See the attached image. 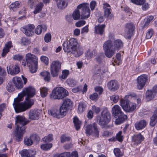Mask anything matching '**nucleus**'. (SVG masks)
<instances>
[{
    "mask_svg": "<svg viewBox=\"0 0 157 157\" xmlns=\"http://www.w3.org/2000/svg\"><path fill=\"white\" fill-rule=\"evenodd\" d=\"M63 47L65 52H71L76 57L81 56L83 52V49L81 48L77 40L74 38H71L69 40L65 41L63 43Z\"/></svg>",
    "mask_w": 157,
    "mask_h": 157,
    "instance_id": "f257e3e1",
    "label": "nucleus"
},
{
    "mask_svg": "<svg viewBox=\"0 0 157 157\" xmlns=\"http://www.w3.org/2000/svg\"><path fill=\"white\" fill-rule=\"evenodd\" d=\"M28 123V121L24 116L18 115L16 117V127L14 131V136L17 141L20 142L22 140L23 136L25 132V126Z\"/></svg>",
    "mask_w": 157,
    "mask_h": 157,
    "instance_id": "f03ea898",
    "label": "nucleus"
},
{
    "mask_svg": "<svg viewBox=\"0 0 157 157\" xmlns=\"http://www.w3.org/2000/svg\"><path fill=\"white\" fill-rule=\"evenodd\" d=\"M134 97V95L130 94L126 95L125 98L126 99H121L120 101V105L123 110L127 112L131 113L134 111L136 108V104L133 102H130L127 98L129 97Z\"/></svg>",
    "mask_w": 157,
    "mask_h": 157,
    "instance_id": "7ed1b4c3",
    "label": "nucleus"
},
{
    "mask_svg": "<svg viewBox=\"0 0 157 157\" xmlns=\"http://www.w3.org/2000/svg\"><path fill=\"white\" fill-rule=\"evenodd\" d=\"M112 113L114 116H118L115 122V124L117 125L121 124L127 118V115L124 114L121 107L118 105H116L113 106L112 109Z\"/></svg>",
    "mask_w": 157,
    "mask_h": 157,
    "instance_id": "20e7f679",
    "label": "nucleus"
},
{
    "mask_svg": "<svg viewBox=\"0 0 157 157\" xmlns=\"http://www.w3.org/2000/svg\"><path fill=\"white\" fill-rule=\"evenodd\" d=\"M23 100L18 98L14 99L13 105L17 113L24 112L29 108V101L25 100L24 102H20Z\"/></svg>",
    "mask_w": 157,
    "mask_h": 157,
    "instance_id": "39448f33",
    "label": "nucleus"
},
{
    "mask_svg": "<svg viewBox=\"0 0 157 157\" xmlns=\"http://www.w3.org/2000/svg\"><path fill=\"white\" fill-rule=\"evenodd\" d=\"M68 91L62 87H57L52 91L50 98L53 99H60L67 96Z\"/></svg>",
    "mask_w": 157,
    "mask_h": 157,
    "instance_id": "423d86ee",
    "label": "nucleus"
},
{
    "mask_svg": "<svg viewBox=\"0 0 157 157\" xmlns=\"http://www.w3.org/2000/svg\"><path fill=\"white\" fill-rule=\"evenodd\" d=\"M103 48L105 54L108 58H110L115 54L113 44L112 42L110 40L104 42Z\"/></svg>",
    "mask_w": 157,
    "mask_h": 157,
    "instance_id": "0eeeda50",
    "label": "nucleus"
},
{
    "mask_svg": "<svg viewBox=\"0 0 157 157\" xmlns=\"http://www.w3.org/2000/svg\"><path fill=\"white\" fill-rule=\"evenodd\" d=\"M110 121V114L106 109H104L101 114V116L98 118L97 121L101 126L107 125Z\"/></svg>",
    "mask_w": 157,
    "mask_h": 157,
    "instance_id": "6e6552de",
    "label": "nucleus"
},
{
    "mask_svg": "<svg viewBox=\"0 0 157 157\" xmlns=\"http://www.w3.org/2000/svg\"><path fill=\"white\" fill-rule=\"evenodd\" d=\"M99 132V128L95 123L88 124L86 127V133L89 135H92L96 138H98Z\"/></svg>",
    "mask_w": 157,
    "mask_h": 157,
    "instance_id": "1a4fd4ad",
    "label": "nucleus"
},
{
    "mask_svg": "<svg viewBox=\"0 0 157 157\" xmlns=\"http://www.w3.org/2000/svg\"><path fill=\"white\" fill-rule=\"evenodd\" d=\"M78 8L79 9L81 12L82 19H87L90 16V11L89 4L86 3L80 4L78 6Z\"/></svg>",
    "mask_w": 157,
    "mask_h": 157,
    "instance_id": "9d476101",
    "label": "nucleus"
},
{
    "mask_svg": "<svg viewBox=\"0 0 157 157\" xmlns=\"http://www.w3.org/2000/svg\"><path fill=\"white\" fill-rule=\"evenodd\" d=\"M147 80V76L144 74L138 77L137 79V86L139 90H141L145 86Z\"/></svg>",
    "mask_w": 157,
    "mask_h": 157,
    "instance_id": "9b49d317",
    "label": "nucleus"
},
{
    "mask_svg": "<svg viewBox=\"0 0 157 157\" xmlns=\"http://www.w3.org/2000/svg\"><path fill=\"white\" fill-rule=\"evenodd\" d=\"M134 29V26L132 23H128L126 25L125 35L128 39H130L131 36L133 35Z\"/></svg>",
    "mask_w": 157,
    "mask_h": 157,
    "instance_id": "f8f14e48",
    "label": "nucleus"
},
{
    "mask_svg": "<svg viewBox=\"0 0 157 157\" xmlns=\"http://www.w3.org/2000/svg\"><path fill=\"white\" fill-rule=\"evenodd\" d=\"M25 96H26L25 100L29 101V86L24 88L21 92L19 94L18 98L23 100Z\"/></svg>",
    "mask_w": 157,
    "mask_h": 157,
    "instance_id": "ddd939ff",
    "label": "nucleus"
},
{
    "mask_svg": "<svg viewBox=\"0 0 157 157\" xmlns=\"http://www.w3.org/2000/svg\"><path fill=\"white\" fill-rule=\"evenodd\" d=\"M108 89L111 90L115 91L117 90L119 87L118 82L116 80H111L107 84Z\"/></svg>",
    "mask_w": 157,
    "mask_h": 157,
    "instance_id": "4468645a",
    "label": "nucleus"
},
{
    "mask_svg": "<svg viewBox=\"0 0 157 157\" xmlns=\"http://www.w3.org/2000/svg\"><path fill=\"white\" fill-rule=\"evenodd\" d=\"M30 67L31 69L38 68V58L35 55L30 53Z\"/></svg>",
    "mask_w": 157,
    "mask_h": 157,
    "instance_id": "2eb2a0df",
    "label": "nucleus"
},
{
    "mask_svg": "<svg viewBox=\"0 0 157 157\" xmlns=\"http://www.w3.org/2000/svg\"><path fill=\"white\" fill-rule=\"evenodd\" d=\"M13 82L16 88L18 89H21L23 87L22 80L20 77L16 76L12 79Z\"/></svg>",
    "mask_w": 157,
    "mask_h": 157,
    "instance_id": "dca6fc26",
    "label": "nucleus"
},
{
    "mask_svg": "<svg viewBox=\"0 0 157 157\" xmlns=\"http://www.w3.org/2000/svg\"><path fill=\"white\" fill-rule=\"evenodd\" d=\"M147 124V122L145 120H142L136 122L134 126L136 129L140 130L145 127Z\"/></svg>",
    "mask_w": 157,
    "mask_h": 157,
    "instance_id": "f3484780",
    "label": "nucleus"
},
{
    "mask_svg": "<svg viewBox=\"0 0 157 157\" xmlns=\"http://www.w3.org/2000/svg\"><path fill=\"white\" fill-rule=\"evenodd\" d=\"M13 47L12 43L11 41L7 42L5 44L4 47L2 54V56L3 57L5 56L7 53L10 51V49Z\"/></svg>",
    "mask_w": 157,
    "mask_h": 157,
    "instance_id": "a211bd4d",
    "label": "nucleus"
},
{
    "mask_svg": "<svg viewBox=\"0 0 157 157\" xmlns=\"http://www.w3.org/2000/svg\"><path fill=\"white\" fill-rule=\"evenodd\" d=\"M40 110L38 109L31 110L30 111V119H38L40 115Z\"/></svg>",
    "mask_w": 157,
    "mask_h": 157,
    "instance_id": "6ab92c4d",
    "label": "nucleus"
},
{
    "mask_svg": "<svg viewBox=\"0 0 157 157\" xmlns=\"http://www.w3.org/2000/svg\"><path fill=\"white\" fill-rule=\"evenodd\" d=\"M103 8L104 9V15L105 17H110L111 10L110 6L107 3H104L103 4Z\"/></svg>",
    "mask_w": 157,
    "mask_h": 157,
    "instance_id": "aec40b11",
    "label": "nucleus"
},
{
    "mask_svg": "<svg viewBox=\"0 0 157 157\" xmlns=\"http://www.w3.org/2000/svg\"><path fill=\"white\" fill-rule=\"evenodd\" d=\"M150 124L151 126L153 127L157 122V108L155 110L154 114L150 118Z\"/></svg>",
    "mask_w": 157,
    "mask_h": 157,
    "instance_id": "412c9836",
    "label": "nucleus"
},
{
    "mask_svg": "<svg viewBox=\"0 0 157 157\" xmlns=\"http://www.w3.org/2000/svg\"><path fill=\"white\" fill-rule=\"evenodd\" d=\"M105 27V25H98L95 27V32L96 34L102 35L104 31Z\"/></svg>",
    "mask_w": 157,
    "mask_h": 157,
    "instance_id": "4be33fe9",
    "label": "nucleus"
},
{
    "mask_svg": "<svg viewBox=\"0 0 157 157\" xmlns=\"http://www.w3.org/2000/svg\"><path fill=\"white\" fill-rule=\"evenodd\" d=\"M113 45L115 53L116 51L117 50H118L123 47V44L121 40L118 39L115 40L114 41Z\"/></svg>",
    "mask_w": 157,
    "mask_h": 157,
    "instance_id": "5701e85b",
    "label": "nucleus"
},
{
    "mask_svg": "<svg viewBox=\"0 0 157 157\" xmlns=\"http://www.w3.org/2000/svg\"><path fill=\"white\" fill-rule=\"evenodd\" d=\"M47 27L45 25H39L37 26L35 29V33L37 35H40L42 32H45L46 31Z\"/></svg>",
    "mask_w": 157,
    "mask_h": 157,
    "instance_id": "b1692460",
    "label": "nucleus"
},
{
    "mask_svg": "<svg viewBox=\"0 0 157 157\" xmlns=\"http://www.w3.org/2000/svg\"><path fill=\"white\" fill-rule=\"evenodd\" d=\"M49 114L57 118H61L59 110L56 109H51L48 110Z\"/></svg>",
    "mask_w": 157,
    "mask_h": 157,
    "instance_id": "393cba45",
    "label": "nucleus"
},
{
    "mask_svg": "<svg viewBox=\"0 0 157 157\" xmlns=\"http://www.w3.org/2000/svg\"><path fill=\"white\" fill-rule=\"evenodd\" d=\"M40 75L45 81L49 82L51 80V76L49 72H42L40 73Z\"/></svg>",
    "mask_w": 157,
    "mask_h": 157,
    "instance_id": "a878e982",
    "label": "nucleus"
},
{
    "mask_svg": "<svg viewBox=\"0 0 157 157\" xmlns=\"http://www.w3.org/2000/svg\"><path fill=\"white\" fill-rule=\"evenodd\" d=\"M144 138L140 133L134 135L133 140L137 144L141 143L144 140Z\"/></svg>",
    "mask_w": 157,
    "mask_h": 157,
    "instance_id": "bb28decb",
    "label": "nucleus"
},
{
    "mask_svg": "<svg viewBox=\"0 0 157 157\" xmlns=\"http://www.w3.org/2000/svg\"><path fill=\"white\" fill-rule=\"evenodd\" d=\"M40 140V138L36 134L32 135L30 136V146L33 144H37Z\"/></svg>",
    "mask_w": 157,
    "mask_h": 157,
    "instance_id": "cd10ccee",
    "label": "nucleus"
},
{
    "mask_svg": "<svg viewBox=\"0 0 157 157\" xmlns=\"http://www.w3.org/2000/svg\"><path fill=\"white\" fill-rule=\"evenodd\" d=\"M80 10L79 9L77 8L73 12L72 16L73 19L74 20H77L80 19V16H81V13H80Z\"/></svg>",
    "mask_w": 157,
    "mask_h": 157,
    "instance_id": "c85d7f7f",
    "label": "nucleus"
},
{
    "mask_svg": "<svg viewBox=\"0 0 157 157\" xmlns=\"http://www.w3.org/2000/svg\"><path fill=\"white\" fill-rule=\"evenodd\" d=\"M155 94L151 90H147L146 93V98L147 101H149L153 99Z\"/></svg>",
    "mask_w": 157,
    "mask_h": 157,
    "instance_id": "c756f323",
    "label": "nucleus"
},
{
    "mask_svg": "<svg viewBox=\"0 0 157 157\" xmlns=\"http://www.w3.org/2000/svg\"><path fill=\"white\" fill-rule=\"evenodd\" d=\"M73 122L76 130L79 129L81 127V122L77 117L75 116L74 117Z\"/></svg>",
    "mask_w": 157,
    "mask_h": 157,
    "instance_id": "7c9ffc66",
    "label": "nucleus"
},
{
    "mask_svg": "<svg viewBox=\"0 0 157 157\" xmlns=\"http://www.w3.org/2000/svg\"><path fill=\"white\" fill-rule=\"evenodd\" d=\"M95 51L94 50L88 49L85 52V55L87 59L92 58L95 54Z\"/></svg>",
    "mask_w": 157,
    "mask_h": 157,
    "instance_id": "2f4dec72",
    "label": "nucleus"
},
{
    "mask_svg": "<svg viewBox=\"0 0 157 157\" xmlns=\"http://www.w3.org/2000/svg\"><path fill=\"white\" fill-rule=\"evenodd\" d=\"M21 6L20 3L18 1H16L11 4L10 6V9H12L13 11H16L18 8Z\"/></svg>",
    "mask_w": 157,
    "mask_h": 157,
    "instance_id": "473e14b6",
    "label": "nucleus"
},
{
    "mask_svg": "<svg viewBox=\"0 0 157 157\" xmlns=\"http://www.w3.org/2000/svg\"><path fill=\"white\" fill-rule=\"evenodd\" d=\"M66 82L69 86L73 87L76 85L77 81L72 78H69L67 80Z\"/></svg>",
    "mask_w": 157,
    "mask_h": 157,
    "instance_id": "72a5a7b5",
    "label": "nucleus"
},
{
    "mask_svg": "<svg viewBox=\"0 0 157 157\" xmlns=\"http://www.w3.org/2000/svg\"><path fill=\"white\" fill-rule=\"evenodd\" d=\"M67 108L64 105H62L60 107L59 110V113L61 118L63 117L67 114Z\"/></svg>",
    "mask_w": 157,
    "mask_h": 157,
    "instance_id": "f704fd0d",
    "label": "nucleus"
},
{
    "mask_svg": "<svg viewBox=\"0 0 157 157\" xmlns=\"http://www.w3.org/2000/svg\"><path fill=\"white\" fill-rule=\"evenodd\" d=\"M121 54L120 53H117L116 55V58L117 60H113L112 61V64L113 66H115V64L117 65H119L121 62Z\"/></svg>",
    "mask_w": 157,
    "mask_h": 157,
    "instance_id": "c9c22d12",
    "label": "nucleus"
},
{
    "mask_svg": "<svg viewBox=\"0 0 157 157\" xmlns=\"http://www.w3.org/2000/svg\"><path fill=\"white\" fill-rule=\"evenodd\" d=\"M21 30L27 36H29V25L28 24L21 28Z\"/></svg>",
    "mask_w": 157,
    "mask_h": 157,
    "instance_id": "e433bc0d",
    "label": "nucleus"
},
{
    "mask_svg": "<svg viewBox=\"0 0 157 157\" xmlns=\"http://www.w3.org/2000/svg\"><path fill=\"white\" fill-rule=\"evenodd\" d=\"M44 6L43 3L40 2L36 5L35 9L33 12L35 14H36L40 12L42 10Z\"/></svg>",
    "mask_w": 157,
    "mask_h": 157,
    "instance_id": "4c0bfd02",
    "label": "nucleus"
},
{
    "mask_svg": "<svg viewBox=\"0 0 157 157\" xmlns=\"http://www.w3.org/2000/svg\"><path fill=\"white\" fill-rule=\"evenodd\" d=\"M61 63L58 61H53L51 65L52 69H60L61 68Z\"/></svg>",
    "mask_w": 157,
    "mask_h": 157,
    "instance_id": "58836bf2",
    "label": "nucleus"
},
{
    "mask_svg": "<svg viewBox=\"0 0 157 157\" xmlns=\"http://www.w3.org/2000/svg\"><path fill=\"white\" fill-rule=\"evenodd\" d=\"M48 89L46 87H43L40 88V95L42 98L47 96Z\"/></svg>",
    "mask_w": 157,
    "mask_h": 157,
    "instance_id": "ea45409f",
    "label": "nucleus"
},
{
    "mask_svg": "<svg viewBox=\"0 0 157 157\" xmlns=\"http://www.w3.org/2000/svg\"><path fill=\"white\" fill-rule=\"evenodd\" d=\"M86 107V104L84 102H81L79 103L78 106L79 112V113H81L83 112L85 110Z\"/></svg>",
    "mask_w": 157,
    "mask_h": 157,
    "instance_id": "a19ab883",
    "label": "nucleus"
},
{
    "mask_svg": "<svg viewBox=\"0 0 157 157\" xmlns=\"http://www.w3.org/2000/svg\"><path fill=\"white\" fill-rule=\"evenodd\" d=\"M69 74V71L67 69H65L62 71L61 76H60L59 78L60 79H65Z\"/></svg>",
    "mask_w": 157,
    "mask_h": 157,
    "instance_id": "79ce46f5",
    "label": "nucleus"
},
{
    "mask_svg": "<svg viewBox=\"0 0 157 157\" xmlns=\"http://www.w3.org/2000/svg\"><path fill=\"white\" fill-rule=\"evenodd\" d=\"M114 155L117 157H122L123 155V153L118 148H115L113 150Z\"/></svg>",
    "mask_w": 157,
    "mask_h": 157,
    "instance_id": "37998d69",
    "label": "nucleus"
},
{
    "mask_svg": "<svg viewBox=\"0 0 157 157\" xmlns=\"http://www.w3.org/2000/svg\"><path fill=\"white\" fill-rule=\"evenodd\" d=\"M52 144L51 143L43 144L41 145V148L44 151H47L50 149L52 147Z\"/></svg>",
    "mask_w": 157,
    "mask_h": 157,
    "instance_id": "c03bdc74",
    "label": "nucleus"
},
{
    "mask_svg": "<svg viewBox=\"0 0 157 157\" xmlns=\"http://www.w3.org/2000/svg\"><path fill=\"white\" fill-rule=\"evenodd\" d=\"M72 104V102L70 99H66L64 100L62 105L65 106V107H66V108H68Z\"/></svg>",
    "mask_w": 157,
    "mask_h": 157,
    "instance_id": "a18cd8bd",
    "label": "nucleus"
},
{
    "mask_svg": "<svg viewBox=\"0 0 157 157\" xmlns=\"http://www.w3.org/2000/svg\"><path fill=\"white\" fill-rule=\"evenodd\" d=\"M20 154L21 155V157H29V154L28 150L26 149L22 150Z\"/></svg>",
    "mask_w": 157,
    "mask_h": 157,
    "instance_id": "49530a36",
    "label": "nucleus"
},
{
    "mask_svg": "<svg viewBox=\"0 0 157 157\" xmlns=\"http://www.w3.org/2000/svg\"><path fill=\"white\" fill-rule=\"evenodd\" d=\"M9 74L15 75L20 72V69H7Z\"/></svg>",
    "mask_w": 157,
    "mask_h": 157,
    "instance_id": "de8ad7c7",
    "label": "nucleus"
},
{
    "mask_svg": "<svg viewBox=\"0 0 157 157\" xmlns=\"http://www.w3.org/2000/svg\"><path fill=\"white\" fill-rule=\"evenodd\" d=\"M117 140L119 142H121L123 140V136L122 135V132L119 131L116 135Z\"/></svg>",
    "mask_w": 157,
    "mask_h": 157,
    "instance_id": "09e8293b",
    "label": "nucleus"
},
{
    "mask_svg": "<svg viewBox=\"0 0 157 157\" xmlns=\"http://www.w3.org/2000/svg\"><path fill=\"white\" fill-rule=\"evenodd\" d=\"M134 4L138 5H142L144 3L145 0H131Z\"/></svg>",
    "mask_w": 157,
    "mask_h": 157,
    "instance_id": "8fccbe9b",
    "label": "nucleus"
},
{
    "mask_svg": "<svg viewBox=\"0 0 157 157\" xmlns=\"http://www.w3.org/2000/svg\"><path fill=\"white\" fill-rule=\"evenodd\" d=\"M52 136V134H50L48 136L44 138L43 139V140L45 142H50L53 140Z\"/></svg>",
    "mask_w": 157,
    "mask_h": 157,
    "instance_id": "3c124183",
    "label": "nucleus"
},
{
    "mask_svg": "<svg viewBox=\"0 0 157 157\" xmlns=\"http://www.w3.org/2000/svg\"><path fill=\"white\" fill-rule=\"evenodd\" d=\"M60 139L61 142L63 143L66 141H70L71 140V138L66 135H63L61 136Z\"/></svg>",
    "mask_w": 157,
    "mask_h": 157,
    "instance_id": "603ef678",
    "label": "nucleus"
},
{
    "mask_svg": "<svg viewBox=\"0 0 157 157\" xmlns=\"http://www.w3.org/2000/svg\"><path fill=\"white\" fill-rule=\"evenodd\" d=\"M119 98L118 95L117 94L113 95L110 97V100L114 103H116L118 102L119 100Z\"/></svg>",
    "mask_w": 157,
    "mask_h": 157,
    "instance_id": "864d4df0",
    "label": "nucleus"
},
{
    "mask_svg": "<svg viewBox=\"0 0 157 157\" xmlns=\"http://www.w3.org/2000/svg\"><path fill=\"white\" fill-rule=\"evenodd\" d=\"M51 74L53 77H57L58 76L59 73V69H51Z\"/></svg>",
    "mask_w": 157,
    "mask_h": 157,
    "instance_id": "5fc2aeb1",
    "label": "nucleus"
},
{
    "mask_svg": "<svg viewBox=\"0 0 157 157\" xmlns=\"http://www.w3.org/2000/svg\"><path fill=\"white\" fill-rule=\"evenodd\" d=\"M96 60L99 63V65L98 66V65H97V66H95V68H102V67H101V63H102V59L101 56H97L95 58Z\"/></svg>",
    "mask_w": 157,
    "mask_h": 157,
    "instance_id": "6e6d98bb",
    "label": "nucleus"
},
{
    "mask_svg": "<svg viewBox=\"0 0 157 157\" xmlns=\"http://www.w3.org/2000/svg\"><path fill=\"white\" fill-rule=\"evenodd\" d=\"M69 155H70V152H67L60 154H56L54 157H68Z\"/></svg>",
    "mask_w": 157,
    "mask_h": 157,
    "instance_id": "4d7b16f0",
    "label": "nucleus"
},
{
    "mask_svg": "<svg viewBox=\"0 0 157 157\" xmlns=\"http://www.w3.org/2000/svg\"><path fill=\"white\" fill-rule=\"evenodd\" d=\"M154 18V17L152 16H150L147 17V20L145 22V24L144 25V27H145L146 26H147L149 23L152 21Z\"/></svg>",
    "mask_w": 157,
    "mask_h": 157,
    "instance_id": "13d9d810",
    "label": "nucleus"
},
{
    "mask_svg": "<svg viewBox=\"0 0 157 157\" xmlns=\"http://www.w3.org/2000/svg\"><path fill=\"white\" fill-rule=\"evenodd\" d=\"M36 93V89L32 86H30V98L33 97Z\"/></svg>",
    "mask_w": 157,
    "mask_h": 157,
    "instance_id": "bf43d9fd",
    "label": "nucleus"
},
{
    "mask_svg": "<svg viewBox=\"0 0 157 157\" xmlns=\"http://www.w3.org/2000/svg\"><path fill=\"white\" fill-rule=\"evenodd\" d=\"M95 91L98 92L99 95H101L103 91V89L101 86H96L94 88Z\"/></svg>",
    "mask_w": 157,
    "mask_h": 157,
    "instance_id": "052dcab7",
    "label": "nucleus"
},
{
    "mask_svg": "<svg viewBox=\"0 0 157 157\" xmlns=\"http://www.w3.org/2000/svg\"><path fill=\"white\" fill-rule=\"evenodd\" d=\"M29 53H28L26 56V61L25 62V61H22V65L24 66H25L26 64L29 65Z\"/></svg>",
    "mask_w": 157,
    "mask_h": 157,
    "instance_id": "680f3d73",
    "label": "nucleus"
},
{
    "mask_svg": "<svg viewBox=\"0 0 157 157\" xmlns=\"http://www.w3.org/2000/svg\"><path fill=\"white\" fill-rule=\"evenodd\" d=\"M153 33L152 29H150L146 33V37L147 39H150L152 36Z\"/></svg>",
    "mask_w": 157,
    "mask_h": 157,
    "instance_id": "e2e57ef3",
    "label": "nucleus"
},
{
    "mask_svg": "<svg viewBox=\"0 0 157 157\" xmlns=\"http://www.w3.org/2000/svg\"><path fill=\"white\" fill-rule=\"evenodd\" d=\"M98 95L97 93H94L90 95V98L92 100H96L98 98Z\"/></svg>",
    "mask_w": 157,
    "mask_h": 157,
    "instance_id": "0e129e2a",
    "label": "nucleus"
},
{
    "mask_svg": "<svg viewBox=\"0 0 157 157\" xmlns=\"http://www.w3.org/2000/svg\"><path fill=\"white\" fill-rule=\"evenodd\" d=\"M7 90L10 92H11L14 90L13 85L11 83H8L7 86Z\"/></svg>",
    "mask_w": 157,
    "mask_h": 157,
    "instance_id": "69168bd1",
    "label": "nucleus"
},
{
    "mask_svg": "<svg viewBox=\"0 0 157 157\" xmlns=\"http://www.w3.org/2000/svg\"><path fill=\"white\" fill-rule=\"evenodd\" d=\"M41 61L44 63L46 65L48 64V58L46 56H42L40 57Z\"/></svg>",
    "mask_w": 157,
    "mask_h": 157,
    "instance_id": "338daca9",
    "label": "nucleus"
},
{
    "mask_svg": "<svg viewBox=\"0 0 157 157\" xmlns=\"http://www.w3.org/2000/svg\"><path fill=\"white\" fill-rule=\"evenodd\" d=\"M51 40V36L50 33L46 34L44 37V40L45 42L48 43Z\"/></svg>",
    "mask_w": 157,
    "mask_h": 157,
    "instance_id": "774afa93",
    "label": "nucleus"
}]
</instances>
